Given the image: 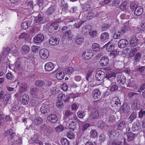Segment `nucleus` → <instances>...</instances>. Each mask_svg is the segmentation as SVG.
I'll return each mask as SVG.
<instances>
[{
    "label": "nucleus",
    "mask_w": 145,
    "mask_h": 145,
    "mask_svg": "<svg viewBox=\"0 0 145 145\" xmlns=\"http://www.w3.org/2000/svg\"><path fill=\"white\" fill-rule=\"evenodd\" d=\"M115 76L116 74L114 72H109L106 74L105 78L107 79L106 80V82L109 83L108 86L114 81Z\"/></svg>",
    "instance_id": "1"
},
{
    "label": "nucleus",
    "mask_w": 145,
    "mask_h": 145,
    "mask_svg": "<svg viewBox=\"0 0 145 145\" xmlns=\"http://www.w3.org/2000/svg\"><path fill=\"white\" fill-rule=\"evenodd\" d=\"M99 116V113L97 109L95 108L92 109L90 111L89 118L90 120L96 119Z\"/></svg>",
    "instance_id": "2"
},
{
    "label": "nucleus",
    "mask_w": 145,
    "mask_h": 145,
    "mask_svg": "<svg viewBox=\"0 0 145 145\" xmlns=\"http://www.w3.org/2000/svg\"><path fill=\"white\" fill-rule=\"evenodd\" d=\"M39 55L40 57L43 59H46L48 57L49 52L46 49L44 48L39 51Z\"/></svg>",
    "instance_id": "3"
},
{
    "label": "nucleus",
    "mask_w": 145,
    "mask_h": 145,
    "mask_svg": "<svg viewBox=\"0 0 145 145\" xmlns=\"http://www.w3.org/2000/svg\"><path fill=\"white\" fill-rule=\"evenodd\" d=\"M3 104L7 106L8 104H10L11 102V96L9 94H5L3 98Z\"/></svg>",
    "instance_id": "4"
},
{
    "label": "nucleus",
    "mask_w": 145,
    "mask_h": 145,
    "mask_svg": "<svg viewBox=\"0 0 145 145\" xmlns=\"http://www.w3.org/2000/svg\"><path fill=\"white\" fill-rule=\"evenodd\" d=\"M105 74L104 72L101 70L97 71L95 75L96 79L98 81H102L105 78Z\"/></svg>",
    "instance_id": "5"
},
{
    "label": "nucleus",
    "mask_w": 145,
    "mask_h": 145,
    "mask_svg": "<svg viewBox=\"0 0 145 145\" xmlns=\"http://www.w3.org/2000/svg\"><path fill=\"white\" fill-rule=\"evenodd\" d=\"M4 135L6 137L9 136L10 139H12L14 138L16 134L14 132V128H11L6 131L4 133Z\"/></svg>",
    "instance_id": "6"
},
{
    "label": "nucleus",
    "mask_w": 145,
    "mask_h": 145,
    "mask_svg": "<svg viewBox=\"0 0 145 145\" xmlns=\"http://www.w3.org/2000/svg\"><path fill=\"white\" fill-rule=\"evenodd\" d=\"M20 100L21 103L23 105H27L29 102V97L27 94H23L20 97Z\"/></svg>",
    "instance_id": "7"
},
{
    "label": "nucleus",
    "mask_w": 145,
    "mask_h": 145,
    "mask_svg": "<svg viewBox=\"0 0 145 145\" xmlns=\"http://www.w3.org/2000/svg\"><path fill=\"white\" fill-rule=\"evenodd\" d=\"M117 81L119 84H123L126 82V79L123 74L120 73L118 75L117 77Z\"/></svg>",
    "instance_id": "8"
},
{
    "label": "nucleus",
    "mask_w": 145,
    "mask_h": 145,
    "mask_svg": "<svg viewBox=\"0 0 145 145\" xmlns=\"http://www.w3.org/2000/svg\"><path fill=\"white\" fill-rule=\"evenodd\" d=\"M44 39L43 35L42 34H39L34 38L33 41L36 43H39L41 42Z\"/></svg>",
    "instance_id": "9"
},
{
    "label": "nucleus",
    "mask_w": 145,
    "mask_h": 145,
    "mask_svg": "<svg viewBox=\"0 0 145 145\" xmlns=\"http://www.w3.org/2000/svg\"><path fill=\"white\" fill-rule=\"evenodd\" d=\"M54 68V65L52 62H48L46 63L44 65L45 70L48 71H52Z\"/></svg>",
    "instance_id": "10"
},
{
    "label": "nucleus",
    "mask_w": 145,
    "mask_h": 145,
    "mask_svg": "<svg viewBox=\"0 0 145 145\" xmlns=\"http://www.w3.org/2000/svg\"><path fill=\"white\" fill-rule=\"evenodd\" d=\"M130 110V106L127 103H124L121 107V111L122 113H127Z\"/></svg>",
    "instance_id": "11"
},
{
    "label": "nucleus",
    "mask_w": 145,
    "mask_h": 145,
    "mask_svg": "<svg viewBox=\"0 0 145 145\" xmlns=\"http://www.w3.org/2000/svg\"><path fill=\"white\" fill-rule=\"evenodd\" d=\"M130 6L131 9H143L142 7L139 6L138 3L135 1L131 2Z\"/></svg>",
    "instance_id": "12"
},
{
    "label": "nucleus",
    "mask_w": 145,
    "mask_h": 145,
    "mask_svg": "<svg viewBox=\"0 0 145 145\" xmlns=\"http://www.w3.org/2000/svg\"><path fill=\"white\" fill-rule=\"evenodd\" d=\"M111 104L112 105L118 106L120 104V102L119 99L117 97H113L111 101Z\"/></svg>",
    "instance_id": "13"
},
{
    "label": "nucleus",
    "mask_w": 145,
    "mask_h": 145,
    "mask_svg": "<svg viewBox=\"0 0 145 145\" xmlns=\"http://www.w3.org/2000/svg\"><path fill=\"white\" fill-rule=\"evenodd\" d=\"M109 62L108 57L106 56H105L101 58L99 61V63L101 65L104 66L106 65Z\"/></svg>",
    "instance_id": "14"
},
{
    "label": "nucleus",
    "mask_w": 145,
    "mask_h": 145,
    "mask_svg": "<svg viewBox=\"0 0 145 145\" xmlns=\"http://www.w3.org/2000/svg\"><path fill=\"white\" fill-rule=\"evenodd\" d=\"M128 42L126 40L123 39L120 40L118 43V45L120 48H123L125 47L128 44Z\"/></svg>",
    "instance_id": "15"
},
{
    "label": "nucleus",
    "mask_w": 145,
    "mask_h": 145,
    "mask_svg": "<svg viewBox=\"0 0 145 145\" xmlns=\"http://www.w3.org/2000/svg\"><path fill=\"white\" fill-rule=\"evenodd\" d=\"M59 39L55 37H51L49 39L50 44L53 46H55L59 43Z\"/></svg>",
    "instance_id": "16"
},
{
    "label": "nucleus",
    "mask_w": 145,
    "mask_h": 145,
    "mask_svg": "<svg viewBox=\"0 0 145 145\" xmlns=\"http://www.w3.org/2000/svg\"><path fill=\"white\" fill-rule=\"evenodd\" d=\"M139 101L137 99H135L133 102L131 107L134 109H139L140 107Z\"/></svg>",
    "instance_id": "17"
},
{
    "label": "nucleus",
    "mask_w": 145,
    "mask_h": 145,
    "mask_svg": "<svg viewBox=\"0 0 145 145\" xmlns=\"http://www.w3.org/2000/svg\"><path fill=\"white\" fill-rule=\"evenodd\" d=\"M40 110L42 113L45 114H48L50 111L48 106L45 105H43L41 107Z\"/></svg>",
    "instance_id": "18"
},
{
    "label": "nucleus",
    "mask_w": 145,
    "mask_h": 145,
    "mask_svg": "<svg viewBox=\"0 0 145 145\" xmlns=\"http://www.w3.org/2000/svg\"><path fill=\"white\" fill-rule=\"evenodd\" d=\"M109 34L106 32H105L102 33L100 37V40L102 41H107L109 39Z\"/></svg>",
    "instance_id": "19"
},
{
    "label": "nucleus",
    "mask_w": 145,
    "mask_h": 145,
    "mask_svg": "<svg viewBox=\"0 0 145 145\" xmlns=\"http://www.w3.org/2000/svg\"><path fill=\"white\" fill-rule=\"evenodd\" d=\"M47 119L52 123H54L56 122L57 119L56 115L53 114L49 115L47 118Z\"/></svg>",
    "instance_id": "20"
},
{
    "label": "nucleus",
    "mask_w": 145,
    "mask_h": 145,
    "mask_svg": "<svg viewBox=\"0 0 145 145\" xmlns=\"http://www.w3.org/2000/svg\"><path fill=\"white\" fill-rule=\"evenodd\" d=\"M92 96L95 99H98L100 97V92L97 89H95L93 90L92 92Z\"/></svg>",
    "instance_id": "21"
},
{
    "label": "nucleus",
    "mask_w": 145,
    "mask_h": 145,
    "mask_svg": "<svg viewBox=\"0 0 145 145\" xmlns=\"http://www.w3.org/2000/svg\"><path fill=\"white\" fill-rule=\"evenodd\" d=\"M39 89L36 87H33L31 88L30 90V93L31 94L34 96H36L39 93Z\"/></svg>",
    "instance_id": "22"
},
{
    "label": "nucleus",
    "mask_w": 145,
    "mask_h": 145,
    "mask_svg": "<svg viewBox=\"0 0 145 145\" xmlns=\"http://www.w3.org/2000/svg\"><path fill=\"white\" fill-rule=\"evenodd\" d=\"M35 85L37 87H42L45 86V82L41 80H37L35 82Z\"/></svg>",
    "instance_id": "23"
},
{
    "label": "nucleus",
    "mask_w": 145,
    "mask_h": 145,
    "mask_svg": "<svg viewBox=\"0 0 145 145\" xmlns=\"http://www.w3.org/2000/svg\"><path fill=\"white\" fill-rule=\"evenodd\" d=\"M19 88V91L20 93H22L26 90L27 86L25 84L22 83L20 84Z\"/></svg>",
    "instance_id": "24"
},
{
    "label": "nucleus",
    "mask_w": 145,
    "mask_h": 145,
    "mask_svg": "<svg viewBox=\"0 0 145 145\" xmlns=\"http://www.w3.org/2000/svg\"><path fill=\"white\" fill-rule=\"evenodd\" d=\"M106 46V50L108 52H111L114 49V46L113 43L109 42L105 45Z\"/></svg>",
    "instance_id": "25"
},
{
    "label": "nucleus",
    "mask_w": 145,
    "mask_h": 145,
    "mask_svg": "<svg viewBox=\"0 0 145 145\" xmlns=\"http://www.w3.org/2000/svg\"><path fill=\"white\" fill-rule=\"evenodd\" d=\"M64 72L61 71H58L56 74V76L57 79L58 80H62L64 77Z\"/></svg>",
    "instance_id": "26"
},
{
    "label": "nucleus",
    "mask_w": 145,
    "mask_h": 145,
    "mask_svg": "<svg viewBox=\"0 0 145 145\" xmlns=\"http://www.w3.org/2000/svg\"><path fill=\"white\" fill-rule=\"evenodd\" d=\"M92 48L94 51L97 52L100 50V46L98 44L94 43L92 45Z\"/></svg>",
    "instance_id": "27"
},
{
    "label": "nucleus",
    "mask_w": 145,
    "mask_h": 145,
    "mask_svg": "<svg viewBox=\"0 0 145 145\" xmlns=\"http://www.w3.org/2000/svg\"><path fill=\"white\" fill-rule=\"evenodd\" d=\"M68 127L72 130H75L76 128V123L74 121H69Z\"/></svg>",
    "instance_id": "28"
},
{
    "label": "nucleus",
    "mask_w": 145,
    "mask_h": 145,
    "mask_svg": "<svg viewBox=\"0 0 145 145\" xmlns=\"http://www.w3.org/2000/svg\"><path fill=\"white\" fill-rule=\"evenodd\" d=\"M129 6V3L127 1H125L121 4L120 7V9H127Z\"/></svg>",
    "instance_id": "29"
},
{
    "label": "nucleus",
    "mask_w": 145,
    "mask_h": 145,
    "mask_svg": "<svg viewBox=\"0 0 145 145\" xmlns=\"http://www.w3.org/2000/svg\"><path fill=\"white\" fill-rule=\"evenodd\" d=\"M123 35L119 30H116L113 35V37L115 39H118L120 38Z\"/></svg>",
    "instance_id": "30"
},
{
    "label": "nucleus",
    "mask_w": 145,
    "mask_h": 145,
    "mask_svg": "<svg viewBox=\"0 0 145 145\" xmlns=\"http://www.w3.org/2000/svg\"><path fill=\"white\" fill-rule=\"evenodd\" d=\"M135 135L132 133L129 132L127 134V140L129 142L133 140L135 138Z\"/></svg>",
    "instance_id": "31"
},
{
    "label": "nucleus",
    "mask_w": 145,
    "mask_h": 145,
    "mask_svg": "<svg viewBox=\"0 0 145 145\" xmlns=\"http://www.w3.org/2000/svg\"><path fill=\"white\" fill-rule=\"evenodd\" d=\"M137 39L136 37H134L132 38L130 41L131 46L132 47H135L137 44Z\"/></svg>",
    "instance_id": "32"
},
{
    "label": "nucleus",
    "mask_w": 145,
    "mask_h": 145,
    "mask_svg": "<svg viewBox=\"0 0 145 145\" xmlns=\"http://www.w3.org/2000/svg\"><path fill=\"white\" fill-rule=\"evenodd\" d=\"M42 121V120L41 118L38 117L35 119L33 123L35 125H38L41 124Z\"/></svg>",
    "instance_id": "33"
},
{
    "label": "nucleus",
    "mask_w": 145,
    "mask_h": 145,
    "mask_svg": "<svg viewBox=\"0 0 145 145\" xmlns=\"http://www.w3.org/2000/svg\"><path fill=\"white\" fill-rule=\"evenodd\" d=\"M126 127L125 122L124 121H122L120 122L118 125V129L121 131L123 128Z\"/></svg>",
    "instance_id": "34"
},
{
    "label": "nucleus",
    "mask_w": 145,
    "mask_h": 145,
    "mask_svg": "<svg viewBox=\"0 0 145 145\" xmlns=\"http://www.w3.org/2000/svg\"><path fill=\"white\" fill-rule=\"evenodd\" d=\"M30 24V22H29L27 21H25L22 23L21 24V27L24 29H27Z\"/></svg>",
    "instance_id": "35"
},
{
    "label": "nucleus",
    "mask_w": 145,
    "mask_h": 145,
    "mask_svg": "<svg viewBox=\"0 0 145 145\" xmlns=\"http://www.w3.org/2000/svg\"><path fill=\"white\" fill-rule=\"evenodd\" d=\"M29 50V48L27 45H24L22 47L21 52L23 53H27Z\"/></svg>",
    "instance_id": "36"
},
{
    "label": "nucleus",
    "mask_w": 145,
    "mask_h": 145,
    "mask_svg": "<svg viewBox=\"0 0 145 145\" xmlns=\"http://www.w3.org/2000/svg\"><path fill=\"white\" fill-rule=\"evenodd\" d=\"M84 40V38L80 36H77L75 39V41L78 44H81Z\"/></svg>",
    "instance_id": "37"
},
{
    "label": "nucleus",
    "mask_w": 145,
    "mask_h": 145,
    "mask_svg": "<svg viewBox=\"0 0 145 145\" xmlns=\"http://www.w3.org/2000/svg\"><path fill=\"white\" fill-rule=\"evenodd\" d=\"M74 71L73 68L71 67H69L65 68L64 69V71L66 74H70L72 72Z\"/></svg>",
    "instance_id": "38"
},
{
    "label": "nucleus",
    "mask_w": 145,
    "mask_h": 145,
    "mask_svg": "<svg viewBox=\"0 0 145 145\" xmlns=\"http://www.w3.org/2000/svg\"><path fill=\"white\" fill-rule=\"evenodd\" d=\"M91 28V26L87 25L84 26L82 29V31L84 33H86L89 31Z\"/></svg>",
    "instance_id": "39"
},
{
    "label": "nucleus",
    "mask_w": 145,
    "mask_h": 145,
    "mask_svg": "<svg viewBox=\"0 0 145 145\" xmlns=\"http://www.w3.org/2000/svg\"><path fill=\"white\" fill-rule=\"evenodd\" d=\"M4 52V51L0 55V64L1 63H3V60L6 58L7 54H6Z\"/></svg>",
    "instance_id": "40"
},
{
    "label": "nucleus",
    "mask_w": 145,
    "mask_h": 145,
    "mask_svg": "<svg viewBox=\"0 0 145 145\" xmlns=\"http://www.w3.org/2000/svg\"><path fill=\"white\" fill-rule=\"evenodd\" d=\"M77 116L79 118H82L85 115V112L83 111L79 110L77 113Z\"/></svg>",
    "instance_id": "41"
},
{
    "label": "nucleus",
    "mask_w": 145,
    "mask_h": 145,
    "mask_svg": "<svg viewBox=\"0 0 145 145\" xmlns=\"http://www.w3.org/2000/svg\"><path fill=\"white\" fill-rule=\"evenodd\" d=\"M141 56V54L139 53H137L134 56V63L137 62L140 60Z\"/></svg>",
    "instance_id": "42"
},
{
    "label": "nucleus",
    "mask_w": 145,
    "mask_h": 145,
    "mask_svg": "<svg viewBox=\"0 0 145 145\" xmlns=\"http://www.w3.org/2000/svg\"><path fill=\"white\" fill-rule=\"evenodd\" d=\"M29 36L27 33H22L19 36L18 38L20 39L23 38L26 39L29 38Z\"/></svg>",
    "instance_id": "43"
},
{
    "label": "nucleus",
    "mask_w": 145,
    "mask_h": 145,
    "mask_svg": "<svg viewBox=\"0 0 145 145\" xmlns=\"http://www.w3.org/2000/svg\"><path fill=\"white\" fill-rule=\"evenodd\" d=\"M93 71V69H89L86 74V79L87 81H88L89 80V79L90 78V76L92 73Z\"/></svg>",
    "instance_id": "44"
},
{
    "label": "nucleus",
    "mask_w": 145,
    "mask_h": 145,
    "mask_svg": "<svg viewBox=\"0 0 145 145\" xmlns=\"http://www.w3.org/2000/svg\"><path fill=\"white\" fill-rule=\"evenodd\" d=\"M43 19V18L40 14H39L37 17H36L34 20L35 22L36 23H38L41 21Z\"/></svg>",
    "instance_id": "45"
},
{
    "label": "nucleus",
    "mask_w": 145,
    "mask_h": 145,
    "mask_svg": "<svg viewBox=\"0 0 145 145\" xmlns=\"http://www.w3.org/2000/svg\"><path fill=\"white\" fill-rule=\"evenodd\" d=\"M128 30V26L124 25L119 31H120V32L121 33V34L123 35L124 33H125Z\"/></svg>",
    "instance_id": "46"
},
{
    "label": "nucleus",
    "mask_w": 145,
    "mask_h": 145,
    "mask_svg": "<svg viewBox=\"0 0 145 145\" xmlns=\"http://www.w3.org/2000/svg\"><path fill=\"white\" fill-rule=\"evenodd\" d=\"M50 27L53 30H56L58 28V23L57 22H55L51 24Z\"/></svg>",
    "instance_id": "47"
},
{
    "label": "nucleus",
    "mask_w": 145,
    "mask_h": 145,
    "mask_svg": "<svg viewBox=\"0 0 145 145\" xmlns=\"http://www.w3.org/2000/svg\"><path fill=\"white\" fill-rule=\"evenodd\" d=\"M23 67V65L20 62L17 61L15 65L16 68L18 69H21Z\"/></svg>",
    "instance_id": "48"
},
{
    "label": "nucleus",
    "mask_w": 145,
    "mask_h": 145,
    "mask_svg": "<svg viewBox=\"0 0 145 145\" xmlns=\"http://www.w3.org/2000/svg\"><path fill=\"white\" fill-rule=\"evenodd\" d=\"M67 137L70 139H73L75 138L73 133L71 131H69L67 134Z\"/></svg>",
    "instance_id": "49"
},
{
    "label": "nucleus",
    "mask_w": 145,
    "mask_h": 145,
    "mask_svg": "<svg viewBox=\"0 0 145 145\" xmlns=\"http://www.w3.org/2000/svg\"><path fill=\"white\" fill-rule=\"evenodd\" d=\"M137 51V49L136 48H134L132 49L129 54V56L131 57H133L136 53Z\"/></svg>",
    "instance_id": "50"
},
{
    "label": "nucleus",
    "mask_w": 145,
    "mask_h": 145,
    "mask_svg": "<svg viewBox=\"0 0 145 145\" xmlns=\"http://www.w3.org/2000/svg\"><path fill=\"white\" fill-rule=\"evenodd\" d=\"M118 54L116 50H112L111 52L109 54L110 57L112 59L114 58Z\"/></svg>",
    "instance_id": "51"
},
{
    "label": "nucleus",
    "mask_w": 145,
    "mask_h": 145,
    "mask_svg": "<svg viewBox=\"0 0 145 145\" xmlns=\"http://www.w3.org/2000/svg\"><path fill=\"white\" fill-rule=\"evenodd\" d=\"M79 105L75 103H73L71 105V110L76 112L78 109Z\"/></svg>",
    "instance_id": "52"
},
{
    "label": "nucleus",
    "mask_w": 145,
    "mask_h": 145,
    "mask_svg": "<svg viewBox=\"0 0 145 145\" xmlns=\"http://www.w3.org/2000/svg\"><path fill=\"white\" fill-rule=\"evenodd\" d=\"M61 142L62 145H69V142L68 140L66 138H62L61 140Z\"/></svg>",
    "instance_id": "53"
},
{
    "label": "nucleus",
    "mask_w": 145,
    "mask_h": 145,
    "mask_svg": "<svg viewBox=\"0 0 145 145\" xmlns=\"http://www.w3.org/2000/svg\"><path fill=\"white\" fill-rule=\"evenodd\" d=\"M143 10H135L134 14L137 16H139L141 15L143 11Z\"/></svg>",
    "instance_id": "54"
},
{
    "label": "nucleus",
    "mask_w": 145,
    "mask_h": 145,
    "mask_svg": "<svg viewBox=\"0 0 145 145\" xmlns=\"http://www.w3.org/2000/svg\"><path fill=\"white\" fill-rule=\"evenodd\" d=\"M90 134L91 137L92 138L96 137L97 135L96 131L95 130H93L91 131Z\"/></svg>",
    "instance_id": "55"
},
{
    "label": "nucleus",
    "mask_w": 145,
    "mask_h": 145,
    "mask_svg": "<svg viewBox=\"0 0 145 145\" xmlns=\"http://www.w3.org/2000/svg\"><path fill=\"white\" fill-rule=\"evenodd\" d=\"M98 127L101 129H103L105 126V123L102 121H99L97 123Z\"/></svg>",
    "instance_id": "56"
},
{
    "label": "nucleus",
    "mask_w": 145,
    "mask_h": 145,
    "mask_svg": "<svg viewBox=\"0 0 145 145\" xmlns=\"http://www.w3.org/2000/svg\"><path fill=\"white\" fill-rule=\"evenodd\" d=\"M99 140L101 142H104L105 140V136L103 133H101L99 137Z\"/></svg>",
    "instance_id": "57"
},
{
    "label": "nucleus",
    "mask_w": 145,
    "mask_h": 145,
    "mask_svg": "<svg viewBox=\"0 0 145 145\" xmlns=\"http://www.w3.org/2000/svg\"><path fill=\"white\" fill-rule=\"evenodd\" d=\"M69 121L71 120L72 121L76 120L77 118L76 115L72 114L69 116Z\"/></svg>",
    "instance_id": "58"
},
{
    "label": "nucleus",
    "mask_w": 145,
    "mask_h": 145,
    "mask_svg": "<svg viewBox=\"0 0 145 145\" xmlns=\"http://www.w3.org/2000/svg\"><path fill=\"white\" fill-rule=\"evenodd\" d=\"M89 34L91 37H95L97 34V32L96 30H94L89 32Z\"/></svg>",
    "instance_id": "59"
},
{
    "label": "nucleus",
    "mask_w": 145,
    "mask_h": 145,
    "mask_svg": "<svg viewBox=\"0 0 145 145\" xmlns=\"http://www.w3.org/2000/svg\"><path fill=\"white\" fill-rule=\"evenodd\" d=\"M110 110V109L108 108H102L101 110V112L105 114H107L108 112Z\"/></svg>",
    "instance_id": "60"
},
{
    "label": "nucleus",
    "mask_w": 145,
    "mask_h": 145,
    "mask_svg": "<svg viewBox=\"0 0 145 145\" xmlns=\"http://www.w3.org/2000/svg\"><path fill=\"white\" fill-rule=\"evenodd\" d=\"M63 126L61 125H59V126L56 127V130L57 132H60L63 131Z\"/></svg>",
    "instance_id": "61"
},
{
    "label": "nucleus",
    "mask_w": 145,
    "mask_h": 145,
    "mask_svg": "<svg viewBox=\"0 0 145 145\" xmlns=\"http://www.w3.org/2000/svg\"><path fill=\"white\" fill-rule=\"evenodd\" d=\"M57 98L59 99L64 101V99L65 98V96L63 94L61 93L58 94Z\"/></svg>",
    "instance_id": "62"
},
{
    "label": "nucleus",
    "mask_w": 145,
    "mask_h": 145,
    "mask_svg": "<svg viewBox=\"0 0 145 145\" xmlns=\"http://www.w3.org/2000/svg\"><path fill=\"white\" fill-rule=\"evenodd\" d=\"M52 131V128L49 127H45L44 130V132L45 133H51Z\"/></svg>",
    "instance_id": "63"
},
{
    "label": "nucleus",
    "mask_w": 145,
    "mask_h": 145,
    "mask_svg": "<svg viewBox=\"0 0 145 145\" xmlns=\"http://www.w3.org/2000/svg\"><path fill=\"white\" fill-rule=\"evenodd\" d=\"M38 104V102L37 101L32 99L31 101V106H36Z\"/></svg>",
    "instance_id": "64"
}]
</instances>
